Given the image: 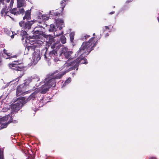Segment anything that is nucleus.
<instances>
[{"label":"nucleus","instance_id":"nucleus-1","mask_svg":"<svg viewBox=\"0 0 159 159\" xmlns=\"http://www.w3.org/2000/svg\"><path fill=\"white\" fill-rule=\"evenodd\" d=\"M94 37L90 39L88 42H84L77 52L78 57L75 60L70 62V65L73 66L66 70L67 72L76 68L78 70L79 64H86L88 62L85 57L87 56L94 49V48L97 45V41H95Z\"/></svg>","mask_w":159,"mask_h":159},{"label":"nucleus","instance_id":"nucleus-2","mask_svg":"<svg viewBox=\"0 0 159 159\" xmlns=\"http://www.w3.org/2000/svg\"><path fill=\"white\" fill-rule=\"evenodd\" d=\"M67 73V72L66 70L59 73L53 77L49 75L48 78L45 79V83L48 87L50 86V88L52 86L54 87L56 84L55 79L61 78L63 76Z\"/></svg>","mask_w":159,"mask_h":159},{"label":"nucleus","instance_id":"nucleus-3","mask_svg":"<svg viewBox=\"0 0 159 159\" xmlns=\"http://www.w3.org/2000/svg\"><path fill=\"white\" fill-rule=\"evenodd\" d=\"M10 69L13 70L22 71L24 70V66L22 63H20L17 61H14L11 63L9 64Z\"/></svg>","mask_w":159,"mask_h":159},{"label":"nucleus","instance_id":"nucleus-4","mask_svg":"<svg viewBox=\"0 0 159 159\" xmlns=\"http://www.w3.org/2000/svg\"><path fill=\"white\" fill-rule=\"evenodd\" d=\"M61 47V45L58 43H54L51 46V48L52 50L49 53V55L52 58L58 55L57 52Z\"/></svg>","mask_w":159,"mask_h":159},{"label":"nucleus","instance_id":"nucleus-5","mask_svg":"<svg viewBox=\"0 0 159 159\" xmlns=\"http://www.w3.org/2000/svg\"><path fill=\"white\" fill-rule=\"evenodd\" d=\"M39 90H36L34 93H32L26 99L25 97H20L18 98L19 101H24V103H25L30 100H34L37 96V94L39 92Z\"/></svg>","mask_w":159,"mask_h":159},{"label":"nucleus","instance_id":"nucleus-6","mask_svg":"<svg viewBox=\"0 0 159 159\" xmlns=\"http://www.w3.org/2000/svg\"><path fill=\"white\" fill-rule=\"evenodd\" d=\"M35 21L34 20H32L25 22V21H21L19 23V24L22 29L27 31L31 28L32 25Z\"/></svg>","mask_w":159,"mask_h":159},{"label":"nucleus","instance_id":"nucleus-7","mask_svg":"<svg viewBox=\"0 0 159 159\" xmlns=\"http://www.w3.org/2000/svg\"><path fill=\"white\" fill-rule=\"evenodd\" d=\"M72 53V52L71 51H67L66 48L64 47L61 49L60 55L61 56H64L66 59H70L71 57V55Z\"/></svg>","mask_w":159,"mask_h":159},{"label":"nucleus","instance_id":"nucleus-8","mask_svg":"<svg viewBox=\"0 0 159 159\" xmlns=\"http://www.w3.org/2000/svg\"><path fill=\"white\" fill-rule=\"evenodd\" d=\"M27 89L23 85H20L17 86L16 89V95L17 96H20L21 95H24L26 93Z\"/></svg>","mask_w":159,"mask_h":159},{"label":"nucleus","instance_id":"nucleus-9","mask_svg":"<svg viewBox=\"0 0 159 159\" xmlns=\"http://www.w3.org/2000/svg\"><path fill=\"white\" fill-rule=\"evenodd\" d=\"M25 103H24V101H19L16 103L13 104L11 108L14 111H18L19 110L21 107Z\"/></svg>","mask_w":159,"mask_h":159},{"label":"nucleus","instance_id":"nucleus-10","mask_svg":"<svg viewBox=\"0 0 159 159\" xmlns=\"http://www.w3.org/2000/svg\"><path fill=\"white\" fill-rule=\"evenodd\" d=\"M41 56L40 55V51L37 50L34 52L33 54L32 58L34 61H38L40 59Z\"/></svg>","mask_w":159,"mask_h":159},{"label":"nucleus","instance_id":"nucleus-11","mask_svg":"<svg viewBox=\"0 0 159 159\" xmlns=\"http://www.w3.org/2000/svg\"><path fill=\"white\" fill-rule=\"evenodd\" d=\"M50 88V86L48 87V85L45 84L42 85L40 88L39 90L40 91V93H45L48 91L49 89Z\"/></svg>","mask_w":159,"mask_h":159},{"label":"nucleus","instance_id":"nucleus-12","mask_svg":"<svg viewBox=\"0 0 159 159\" xmlns=\"http://www.w3.org/2000/svg\"><path fill=\"white\" fill-rule=\"evenodd\" d=\"M57 26L60 30L64 27V21L61 19H57L56 20Z\"/></svg>","mask_w":159,"mask_h":159},{"label":"nucleus","instance_id":"nucleus-13","mask_svg":"<svg viewBox=\"0 0 159 159\" xmlns=\"http://www.w3.org/2000/svg\"><path fill=\"white\" fill-rule=\"evenodd\" d=\"M8 9L7 8V7H5L2 10L1 13L2 16H9L11 18V17L9 15V11H8Z\"/></svg>","mask_w":159,"mask_h":159},{"label":"nucleus","instance_id":"nucleus-14","mask_svg":"<svg viewBox=\"0 0 159 159\" xmlns=\"http://www.w3.org/2000/svg\"><path fill=\"white\" fill-rule=\"evenodd\" d=\"M25 82L21 85H23L24 86L26 87L27 89L29 86L30 84L32 81V79L31 77H29L25 80Z\"/></svg>","mask_w":159,"mask_h":159},{"label":"nucleus","instance_id":"nucleus-15","mask_svg":"<svg viewBox=\"0 0 159 159\" xmlns=\"http://www.w3.org/2000/svg\"><path fill=\"white\" fill-rule=\"evenodd\" d=\"M31 19V12L30 10H27L25 12V16L23 18L24 20H29Z\"/></svg>","mask_w":159,"mask_h":159},{"label":"nucleus","instance_id":"nucleus-16","mask_svg":"<svg viewBox=\"0 0 159 159\" xmlns=\"http://www.w3.org/2000/svg\"><path fill=\"white\" fill-rule=\"evenodd\" d=\"M35 46L34 45L30 46H28L27 47L26 49L30 52H33L35 51L37 49H35Z\"/></svg>","mask_w":159,"mask_h":159},{"label":"nucleus","instance_id":"nucleus-17","mask_svg":"<svg viewBox=\"0 0 159 159\" xmlns=\"http://www.w3.org/2000/svg\"><path fill=\"white\" fill-rule=\"evenodd\" d=\"M10 114H8L2 118H0V123L1 124L7 120L10 117Z\"/></svg>","mask_w":159,"mask_h":159},{"label":"nucleus","instance_id":"nucleus-18","mask_svg":"<svg viewBox=\"0 0 159 159\" xmlns=\"http://www.w3.org/2000/svg\"><path fill=\"white\" fill-rule=\"evenodd\" d=\"M17 7L18 8L24 6L25 0H17Z\"/></svg>","mask_w":159,"mask_h":159},{"label":"nucleus","instance_id":"nucleus-19","mask_svg":"<svg viewBox=\"0 0 159 159\" xmlns=\"http://www.w3.org/2000/svg\"><path fill=\"white\" fill-rule=\"evenodd\" d=\"M11 120H9L7 123H2L0 125V130L6 128L7 126L8 125L11 123Z\"/></svg>","mask_w":159,"mask_h":159},{"label":"nucleus","instance_id":"nucleus-20","mask_svg":"<svg viewBox=\"0 0 159 159\" xmlns=\"http://www.w3.org/2000/svg\"><path fill=\"white\" fill-rule=\"evenodd\" d=\"M68 0H62L60 3V4L61 6V13L62 12V11L64 10V9L65 6L66 4L65 3Z\"/></svg>","mask_w":159,"mask_h":159},{"label":"nucleus","instance_id":"nucleus-21","mask_svg":"<svg viewBox=\"0 0 159 159\" xmlns=\"http://www.w3.org/2000/svg\"><path fill=\"white\" fill-rule=\"evenodd\" d=\"M55 41V40L54 38L52 36H50L48 37V45H49V44L50 45H51L53 43V44L54 43H54Z\"/></svg>","mask_w":159,"mask_h":159},{"label":"nucleus","instance_id":"nucleus-22","mask_svg":"<svg viewBox=\"0 0 159 159\" xmlns=\"http://www.w3.org/2000/svg\"><path fill=\"white\" fill-rule=\"evenodd\" d=\"M49 31L50 32H53L56 31V28L54 24H52L50 25Z\"/></svg>","mask_w":159,"mask_h":159},{"label":"nucleus","instance_id":"nucleus-23","mask_svg":"<svg viewBox=\"0 0 159 159\" xmlns=\"http://www.w3.org/2000/svg\"><path fill=\"white\" fill-rule=\"evenodd\" d=\"M31 78L32 80H33L34 81L37 82L39 81L40 80L39 78L36 75H33L31 77Z\"/></svg>","mask_w":159,"mask_h":159},{"label":"nucleus","instance_id":"nucleus-24","mask_svg":"<svg viewBox=\"0 0 159 159\" xmlns=\"http://www.w3.org/2000/svg\"><path fill=\"white\" fill-rule=\"evenodd\" d=\"M60 41L63 44H65L66 42V38L64 35H62L60 38Z\"/></svg>","mask_w":159,"mask_h":159},{"label":"nucleus","instance_id":"nucleus-25","mask_svg":"<svg viewBox=\"0 0 159 159\" xmlns=\"http://www.w3.org/2000/svg\"><path fill=\"white\" fill-rule=\"evenodd\" d=\"M10 13H11L14 15H17V11L16 8H14L11 11Z\"/></svg>","mask_w":159,"mask_h":159},{"label":"nucleus","instance_id":"nucleus-26","mask_svg":"<svg viewBox=\"0 0 159 159\" xmlns=\"http://www.w3.org/2000/svg\"><path fill=\"white\" fill-rule=\"evenodd\" d=\"M25 11V10L23 8H20L19 9V10L17 11V14L20 15L21 14L23 15L24 14Z\"/></svg>","mask_w":159,"mask_h":159},{"label":"nucleus","instance_id":"nucleus-27","mask_svg":"<svg viewBox=\"0 0 159 159\" xmlns=\"http://www.w3.org/2000/svg\"><path fill=\"white\" fill-rule=\"evenodd\" d=\"M75 34L74 33H71L70 34V41L72 42L73 41L74 38Z\"/></svg>","mask_w":159,"mask_h":159},{"label":"nucleus","instance_id":"nucleus-28","mask_svg":"<svg viewBox=\"0 0 159 159\" xmlns=\"http://www.w3.org/2000/svg\"><path fill=\"white\" fill-rule=\"evenodd\" d=\"M59 72V71L58 70H57L55 71L53 73H51L50 74H49V75L53 77L54 76H55L56 75H55V74L58 73Z\"/></svg>","mask_w":159,"mask_h":159},{"label":"nucleus","instance_id":"nucleus-29","mask_svg":"<svg viewBox=\"0 0 159 159\" xmlns=\"http://www.w3.org/2000/svg\"><path fill=\"white\" fill-rule=\"evenodd\" d=\"M42 19L44 20H48L49 19V17L46 15H43L42 16Z\"/></svg>","mask_w":159,"mask_h":159},{"label":"nucleus","instance_id":"nucleus-30","mask_svg":"<svg viewBox=\"0 0 159 159\" xmlns=\"http://www.w3.org/2000/svg\"><path fill=\"white\" fill-rule=\"evenodd\" d=\"M0 159H4L3 151L0 149Z\"/></svg>","mask_w":159,"mask_h":159},{"label":"nucleus","instance_id":"nucleus-31","mask_svg":"<svg viewBox=\"0 0 159 159\" xmlns=\"http://www.w3.org/2000/svg\"><path fill=\"white\" fill-rule=\"evenodd\" d=\"M33 33L35 35H37V34H40L41 32L39 31V30H33Z\"/></svg>","mask_w":159,"mask_h":159},{"label":"nucleus","instance_id":"nucleus-32","mask_svg":"<svg viewBox=\"0 0 159 159\" xmlns=\"http://www.w3.org/2000/svg\"><path fill=\"white\" fill-rule=\"evenodd\" d=\"M11 120V123H13L15 124V123H17V120H13V118H12V116H11H11L10 115V119H9V120Z\"/></svg>","mask_w":159,"mask_h":159},{"label":"nucleus","instance_id":"nucleus-33","mask_svg":"<svg viewBox=\"0 0 159 159\" xmlns=\"http://www.w3.org/2000/svg\"><path fill=\"white\" fill-rule=\"evenodd\" d=\"M21 35L22 36H25V37H26V36L27 35V32L26 31H22L21 33Z\"/></svg>","mask_w":159,"mask_h":159},{"label":"nucleus","instance_id":"nucleus-34","mask_svg":"<svg viewBox=\"0 0 159 159\" xmlns=\"http://www.w3.org/2000/svg\"><path fill=\"white\" fill-rule=\"evenodd\" d=\"M90 37V35H86L84 36V37L82 38L83 40H86L87 38H88Z\"/></svg>","mask_w":159,"mask_h":159},{"label":"nucleus","instance_id":"nucleus-35","mask_svg":"<svg viewBox=\"0 0 159 159\" xmlns=\"http://www.w3.org/2000/svg\"><path fill=\"white\" fill-rule=\"evenodd\" d=\"M54 15L57 16H60L62 15V14L59 13V12H56L55 13H54Z\"/></svg>","mask_w":159,"mask_h":159},{"label":"nucleus","instance_id":"nucleus-36","mask_svg":"<svg viewBox=\"0 0 159 159\" xmlns=\"http://www.w3.org/2000/svg\"><path fill=\"white\" fill-rule=\"evenodd\" d=\"M34 157H35L34 156L32 157L31 154H29V155L28 156V157L26 159H34Z\"/></svg>","mask_w":159,"mask_h":159},{"label":"nucleus","instance_id":"nucleus-37","mask_svg":"<svg viewBox=\"0 0 159 159\" xmlns=\"http://www.w3.org/2000/svg\"><path fill=\"white\" fill-rule=\"evenodd\" d=\"M3 52L5 54L7 55L8 56H10V55L8 54V52H7V51L6 49H4L3 50Z\"/></svg>","mask_w":159,"mask_h":159},{"label":"nucleus","instance_id":"nucleus-38","mask_svg":"<svg viewBox=\"0 0 159 159\" xmlns=\"http://www.w3.org/2000/svg\"><path fill=\"white\" fill-rule=\"evenodd\" d=\"M70 81V78H69L67 79L65 81V83H69Z\"/></svg>","mask_w":159,"mask_h":159},{"label":"nucleus","instance_id":"nucleus-39","mask_svg":"<svg viewBox=\"0 0 159 159\" xmlns=\"http://www.w3.org/2000/svg\"><path fill=\"white\" fill-rule=\"evenodd\" d=\"M3 61L2 58L0 57V66L2 64Z\"/></svg>","mask_w":159,"mask_h":159},{"label":"nucleus","instance_id":"nucleus-40","mask_svg":"<svg viewBox=\"0 0 159 159\" xmlns=\"http://www.w3.org/2000/svg\"><path fill=\"white\" fill-rule=\"evenodd\" d=\"M4 0H0V5L1 3H2L3 5L4 4Z\"/></svg>","mask_w":159,"mask_h":159},{"label":"nucleus","instance_id":"nucleus-41","mask_svg":"<svg viewBox=\"0 0 159 159\" xmlns=\"http://www.w3.org/2000/svg\"><path fill=\"white\" fill-rule=\"evenodd\" d=\"M42 56H43L44 57L45 59H47L46 53H45L43 55H42L41 56L42 57Z\"/></svg>","mask_w":159,"mask_h":159},{"label":"nucleus","instance_id":"nucleus-42","mask_svg":"<svg viewBox=\"0 0 159 159\" xmlns=\"http://www.w3.org/2000/svg\"><path fill=\"white\" fill-rule=\"evenodd\" d=\"M133 1L132 0H127L126 2V3H128L129 2H131Z\"/></svg>","mask_w":159,"mask_h":159},{"label":"nucleus","instance_id":"nucleus-43","mask_svg":"<svg viewBox=\"0 0 159 159\" xmlns=\"http://www.w3.org/2000/svg\"><path fill=\"white\" fill-rule=\"evenodd\" d=\"M24 73L23 72L22 74L21 75H20L19 77H18V78H19V79H20V78H21L22 76L24 75Z\"/></svg>","mask_w":159,"mask_h":159},{"label":"nucleus","instance_id":"nucleus-44","mask_svg":"<svg viewBox=\"0 0 159 159\" xmlns=\"http://www.w3.org/2000/svg\"><path fill=\"white\" fill-rule=\"evenodd\" d=\"M58 60H59V58H55L54 59V61L55 62H57V61H58Z\"/></svg>","mask_w":159,"mask_h":159},{"label":"nucleus","instance_id":"nucleus-45","mask_svg":"<svg viewBox=\"0 0 159 159\" xmlns=\"http://www.w3.org/2000/svg\"><path fill=\"white\" fill-rule=\"evenodd\" d=\"M11 5H13L14 3V0H11Z\"/></svg>","mask_w":159,"mask_h":159},{"label":"nucleus","instance_id":"nucleus-46","mask_svg":"<svg viewBox=\"0 0 159 159\" xmlns=\"http://www.w3.org/2000/svg\"><path fill=\"white\" fill-rule=\"evenodd\" d=\"M115 12L114 11H111L110 13L109 14H114L115 13Z\"/></svg>","mask_w":159,"mask_h":159},{"label":"nucleus","instance_id":"nucleus-47","mask_svg":"<svg viewBox=\"0 0 159 159\" xmlns=\"http://www.w3.org/2000/svg\"><path fill=\"white\" fill-rule=\"evenodd\" d=\"M105 28L106 29L109 30V28L108 27V26H105Z\"/></svg>","mask_w":159,"mask_h":159},{"label":"nucleus","instance_id":"nucleus-48","mask_svg":"<svg viewBox=\"0 0 159 159\" xmlns=\"http://www.w3.org/2000/svg\"><path fill=\"white\" fill-rule=\"evenodd\" d=\"M17 57V56L14 55V56H11V57Z\"/></svg>","mask_w":159,"mask_h":159},{"label":"nucleus","instance_id":"nucleus-49","mask_svg":"<svg viewBox=\"0 0 159 159\" xmlns=\"http://www.w3.org/2000/svg\"><path fill=\"white\" fill-rule=\"evenodd\" d=\"M11 38L12 39H13V38H14V34H13V35H11Z\"/></svg>","mask_w":159,"mask_h":159},{"label":"nucleus","instance_id":"nucleus-50","mask_svg":"<svg viewBox=\"0 0 159 159\" xmlns=\"http://www.w3.org/2000/svg\"><path fill=\"white\" fill-rule=\"evenodd\" d=\"M10 0H6V2L7 3H8L10 1Z\"/></svg>","mask_w":159,"mask_h":159},{"label":"nucleus","instance_id":"nucleus-51","mask_svg":"<svg viewBox=\"0 0 159 159\" xmlns=\"http://www.w3.org/2000/svg\"><path fill=\"white\" fill-rule=\"evenodd\" d=\"M109 34L108 33H107L106 34V37L107 36H109Z\"/></svg>","mask_w":159,"mask_h":159},{"label":"nucleus","instance_id":"nucleus-52","mask_svg":"<svg viewBox=\"0 0 159 159\" xmlns=\"http://www.w3.org/2000/svg\"><path fill=\"white\" fill-rule=\"evenodd\" d=\"M39 26L41 28L43 27V26H42L41 25H39Z\"/></svg>","mask_w":159,"mask_h":159},{"label":"nucleus","instance_id":"nucleus-53","mask_svg":"<svg viewBox=\"0 0 159 159\" xmlns=\"http://www.w3.org/2000/svg\"><path fill=\"white\" fill-rule=\"evenodd\" d=\"M93 36H95V33H93Z\"/></svg>","mask_w":159,"mask_h":159},{"label":"nucleus","instance_id":"nucleus-54","mask_svg":"<svg viewBox=\"0 0 159 159\" xmlns=\"http://www.w3.org/2000/svg\"><path fill=\"white\" fill-rule=\"evenodd\" d=\"M63 34V32H61V34Z\"/></svg>","mask_w":159,"mask_h":159},{"label":"nucleus","instance_id":"nucleus-55","mask_svg":"<svg viewBox=\"0 0 159 159\" xmlns=\"http://www.w3.org/2000/svg\"><path fill=\"white\" fill-rule=\"evenodd\" d=\"M8 54H10V56L11 55L10 53H8Z\"/></svg>","mask_w":159,"mask_h":159},{"label":"nucleus","instance_id":"nucleus-56","mask_svg":"<svg viewBox=\"0 0 159 159\" xmlns=\"http://www.w3.org/2000/svg\"><path fill=\"white\" fill-rule=\"evenodd\" d=\"M1 124L0 123V125H1Z\"/></svg>","mask_w":159,"mask_h":159}]
</instances>
